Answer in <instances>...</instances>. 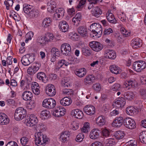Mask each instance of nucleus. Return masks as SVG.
Listing matches in <instances>:
<instances>
[{"label": "nucleus", "instance_id": "obj_9", "mask_svg": "<svg viewBox=\"0 0 146 146\" xmlns=\"http://www.w3.org/2000/svg\"><path fill=\"white\" fill-rule=\"evenodd\" d=\"M40 66V64L36 63L34 65L29 67L27 70V73L31 76L33 75L39 70Z\"/></svg>", "mask_w": 146, "mask_h": 146}, {"label": "nucleus", "instance_id": "obj_64", "mask_svg": "<svg viewBox=\"0 0 146 146\" xmlns=\"http://www.w3.org/2000/svg\"><path fill=\"white\" fill-rule=\"evenodd\" d=\"M99 25L97 23H94L92 24L90 26V30L92 31V29L95 30H98V27H99Z\"/></svg>", "mask_w": 146, "mask_h": 146}, {"label": "nucleus", "instance_id": "obj_11", "mask_svg": "<svg viewBox=\"0 0 146 146\" xmlns=\"http://www.w3.org/2000/svg\"><path fill=\"white\" fill-rule=\"evenodd\" d=\"M83 111L87 115H92L95 113V108L93 106L87 105L84 107Z\"/></svg>", "mask_w": 146, "mask_h": 146}, {"label": "nucleus", "instance_id": "obj_4", "mask_svg": "<svg viewBox=\"0 0 146 146\" xmlns=\"http://www.w3.org/2000/svg\"><path fill=\"white\" fill-rule=\"evenodd\" d=\"M23 10L24 13L27 14L31 18L34 17L36 15V12L32 9L31 5L24 4L23 5Z\"/></svg>", "mask_w": 146, "mask_h": 146}, {"label": "nucleus", "instance_id": "obj_5", "mask_svg": "<svg viewBox=\"0 0 146 146\" xmlns=\"http://www.w3.org/2000/svg\"><path fill=\"white\" fill-rule=\"evenodd\" d=\"M56 102L52 98H46L42 102L43 107L48 109L54 108L56 105Z\"/></svg>", "mask_w": 146, "mask_h": 146}, {"label": "nucleus", "instance_id": "obj_49", "mask_svg": "<svg viewBox=\"0 0 146 146\" xmlns=\"http://www.w3.org/2000/svg\"><path fill=\"white\" fill-rule=\"evenodd\" d=\"M110 134V131L107 129H105L102 131V138H105L109 136Z\"/></svg>", "mask_w": 146, "mask_h": 146}, {"label": "nucleus", "instance_id": "obj_14", "mask_svg": "<svg viewBox=\"0 0 146 146\" xmlns=\"http://www.w3.org/2000/svg\"><path fill=\"white\" fill-rule=\"evenodd\" d=\"M65 109L59 107L56 108L53 112V115L57 117H60L64 115Z\"/></svg>", "mask_w": 146, "mask_h": 146}, {"label": "nucleus", "instance_id": "obj_51", "mask_svg": "<svg viewBox=\"0 0 146 146\" xmlns=\"http://www.w3.org/2000/svg\"><path fill=\"white\" fill-rule=\"evenodd\" d=\"M118 18L122 21H125L126 20L125 15L123 12L118 13L117 14Z\"/></svg>", "mask_w": 146, "mask_h": 146}, {"label": "nucleus", "instance_id": "obj_52", "mask_svg": "<svg viewBox=\"0 0 146 146\" xmlns=\"http://www.w3.org/2000/svg\"><path fill=\"white\" fill-rule=\"evenodd\" d=\"M82 133L79 134L76 137V141L78 142H80L83 140L84 138V134Z\"/></svg>", "mask_w": 146, "mask_h": 146}, {"label": "nucleus", "instance_id": "obj_30", "mask_svg": "<svg viewBox=\"0 0 146 146\" xmlns=\"http://www.w3.org/2000/svg\"><path fill=\"white\" fill-rule=\"evenodd\" d=\"M37 42L41 45L44 46L49 42V40L46 36H42L38 37L37 39Z\"/></svg>", "mask_w": 146, "mask_h": 146}, {"label": "nucleus", "instance_id": "obj_45", "mask_svg": "<svg viewBox=\"0 0 146 146\" xmlns=\"http://www.w3.org/2000/svg\"><path fill=\"white\" fill-rule=\"evenodd\" d=\"M33 33L32 31H30L28 33L25 35V42L27 43L29 40H31L32 38L33 37Z\"/></svg>", "mask_w": 146, "mask_h": 146}, {"label": "nucleus", "instance_id": "obj_7", "mask_svg": "<svg viewBox=\"0 0 146 146\" xmlns=\"http://www.w3.org/2000/svg\"><path fill=\"white\" fill-rule=\"evenodd\" d=\"M38 122V119L34 115H32L26 119L25 123L27 126L31 127L34 126Z\"/></svg>", "mask_w": 146, "mask_h": 146}, {"label": "nucleus", "instance_id": "obj_19", "mask_svg": "<svg viewBox=\"0 0 146 146\" xmlns=\"http://www.w3.org/2000/svg\"><path fill=\"white\" fill-rule=\"evenodd\" d=\"M78 33L82 37L86 38L88 36L87 29L84 27L81 26L78 27Z\"/></svg>", "mask_w": 146, "mask_h": 146}, {"label": "nucleus", "instance_id": "obj_34", "mask_svg": "<svg viewBox=\"0 0 146 146\" xmlns=\"http://www.w3.org/2000/svg\"><path fill=\"white\" fill-rule=\"evenodd\" d=\"M70 135V132L68 131L63 132L60 135V139L63 142H65L67 140V138Z\"/></svg>", "mask_w": 146, "mask_h": 146}, {"label": "nucleus", "instance_id": "obj_8", "mask_svg": "<svg viewBox=\"0 0 146 146\" xmlns=\"http://www.w3.org/2000/svg\"><path fill=\"white\" fill-rule=\"evenodd\" d=\"M62 53L66 56H69L70 54L71 49L70 45L67 43L62 44L61 46Z\"/></svg>", "mask_w": 146, "mask_h": 146}, {"label": "nucleus", "instance_id": "obj_50", "mask_svg": "<svg viewBox=\"0 0 146 146\" xmlns=\"http://www.w3.org/2000/svg\"><path fill=\"white\" fill-rule=\"evenodd\" d=\"M21 142L23 145H25L27 144L29 141V139L26 137H23L21 138L20 139Z\"/></svg>", "mask_w": 146, "mask_h": 146}, {"label": "nucleus", "instance_id": "obj_25", "mask_svg": "<svg viewBox=\"0 0 146 146\" xmlns=\"http://www.w3.org/2000/svg\"><path fill=\"white\" fill-rule=\"evenodd\" d=\"M100 133V130L97 129H93L90 132V137L92 139H96L99 137Z\"/></svg>", "mask_w": 146, "mask_h": 146}, {"label": "nucleus", "instance_id": "obj_22", "mask_svg": "<svg viewBox=\"0 0 146 146\" xmlns=\"http://www.w3.org/2000/svg\"><path fill=\"white\" fill-rule=\"evenodd\" d=\"M33 94L29 91H25L22 94V98L24 100L29 101L31 100L33 98Z\"/></svg>", "mask_w": 146, "mask_h": 146}, {"label": "nucleus", "instance_id": "obj_29", "mask_svg": "<svg viewBox=\"0 0 146 146\" xmlns=\"http://www.w3.org/2000/svg\"><path fill=\"white\" fill-rule=\"evenodd\" d=\"M56 3L54 1L51 0L48 1L47 5V9L49 12L52 13L54 8L56 7Z\"/></svg>", "mask_w": 146, "mask_h": 146}, {"label": "nucleus", "instance_id": "obj_27", "mask_svg": "<svg viewBox=\"0 0 146 146\" xmlns=\"http://www.w3.org/2000/svg\"><path fill=\"white\" fill-rule=\"evenodd\" d=\"M104 55L106 56L107 55L108 58L112 59H115L116 56L115 51L109 49H107L105 50Z\"/></svg>", "mask_w": 146, "mask_h": 146}, {"label": "nucleus", "instance_id": "obj_43", "mask_svg": "<svg viewBox=\"0 0 146 146\" xmlns=\"http://www.w3.org/2000/svg\"><path fill=\"white\" fill-rule=\"evenodd\" d=\"M135 111V109L133 106H129L126 108V112L130 115H132Z\"/></svg>", "mask_w": 146, "mask_h": 146}, {"label": "nucleus", "instance_id": "obj_28", "mask_svg": "<svg viewBox=\"0 0 146 146\" xmlns=\"http://www.w3.org/2000/svg\"><path fill=\"white\" fill-rule=\"evenodd\" d=\"M86 73V70L84 68H82L76 70L75 71L76 75L80 78L84 77Z\"/></svg>", "mask_w": 146, "mask_h": 146}, {"label": "nucleus", "instance_id": "obj_16", "mask_svg": "<svg viewBox=\"0 0 146 146\" xmlns=\"http://www.w3.org/2000/svg\"><path fill=\"white\" fill-rule=\"evenodd\" d=\"M36 77L38 79L44 83H46L48 81V78L45 74L42 72H40L37 73Z\"/></svg>", "mask_w": 146, "mask_h": 146}, {"label": "nucleus", "instance_id": "obj_46", "mask_svg": "<svg viewBox=\"0 0 146 146\" xmlns=\"http://www.w3.org/2000/svg\"><path fill=\"white\" fill-rule=\"evenodd\" d=\"M139 94L141 98L143 99H146V89L141 88L139 90Z\"/></svg>", "mask_w": 146, "mask_h": 146}, {"label": "nucleus", "instance_id": "obj_44", "mask_svg": "<svg viewBox=\"0 0 146 146\" xmlns=\"http://www.w3.org/2000/svg\"><path fill=\"white\" fill-rule=\"evenodd\" d=\"M21 61L22 64L25 66H28L31 64L25 55L24 56L21 58Z\"/></svg>", "mask_w": 146, "mask_h": 146}, {"label": "nucleus", "instance_id": "obj_37", "mask_svg": "<svg viewBox=\"0 0 146 146\" xmlns=\"http://www.w3.org/2000/svg\"><path fill=\"white\" fill-rule=\"evenodd\" d=\"M49 111L47 110H43L41 111L40 115V118L43 120L47 119L50 117Z\"/></svg>", "mask_w": 146, "mask_h": 146}, {"label": "nucleus", "instance_id": "obj_56", "mask_svg": "<svg viewBox=\"0 0 146 146\" xmlns=\"http://www.w3.org/2000/svg\"><path fill=\"white\" fill-rule=\"evenodd\" d=\"M13 3L12 0H8L7 1H5L4 3L6 6V9L7 10L9 9V7L12 6Z\"/></svg>", "mask_w": 146, "mask_h": 146}, {"label": "nucleus", "instance_id": "obj_39", "mask_svg": "<svg viewBox=\"0 0 146 146\" xmlns=\"http://www.w3.org/2000/svg\"><path fill=\"white\" fill-rule=\"evenodd\" d=\"M90 129V123L88 122H85L84 123L83 127L81 129L82 132L87 133Z\"/></svg>", "mask_w": 146, "mask_h": 146}, {"label": "nucleus", "instance_id": "obj_58", "mask_svg": "<svg viewBox=\"0 0 146 146\" xmlns=\"http://www.w3.org/2000/svg\"><path fill=\"white\" fill-rule=\"evenodd\" d=\"M121 86L119 84H115L112 86L111 90L113 91H117L119 90Z\"/></svg>", "mask_w": 146, "mask_h": 146}, {"label": "nucleus", "instance_id": "obj_48", "mask_svg": "<svg viewBox=\"0 0 146 146\" xmlns=\"http://www.w3.org/2000/svg\"><path fill=\"white\" fill-rule=\"evenodd\" d=\"M51 52L52 56L58 57L60 54V52L58 51V49L55 48H53L51 49Z\"/></svg>", "mask_w": 146, "mask_h": 146}, {"label": "nucleus", "instance_id": "obj_6", "mask_svg": "<svg viewBox=\"0 0 146 146\" xmlns=\"http://www.w3.org/2000/svg\"><path fill=\"white\" fill-rule=\"evenodd\" d=\"M123 125L126 128L133 129L136 127L135 121L130 118L126 117L123 119Z\"/></svg>", "mask_w": 146, "mask_h": 146}, {"label": "nucleus", "instance_id": "obj_60", "mask_svg": "<svg viewBox=\"0 0 146 146\" xmlns=\"http://www.w3.org/2000/svg\"><path fill=\"white\" fill-rule=\"evenodd\" d=\"M35 103L33 101H31L27 105V109L32 110L35 107Z\"/></svg>", "mask_w": 146, "mask_h": 146}, {"label": "nucleus", "instance_id": "obj_54", "mask_svg": "<svg viewBox=\"0 0 146 146\" xmlns=\"http://www.w3.org/2000/svg\"><path fill=\"white\" fill-rule=\"evenodd\" d=\"M30 63H32L35 60L34 55L33 54H27L25 55Z\"/></svg>", "mask_w": 146, "mask_h": 146}, {"label": "nucleus", "instance_id": "obj_59", "mask_svg": "<svg viewBox=\"0 0 146 146\" xmlns=\"http://www.w3.org/2000/svg\"><path fill=\"white\" fill-rule=\"evenodd\" d=\"M128 81L129 87H130V88L131 87H135L137 85V82L135 80H128Z\"/></svg>", "mask_w": 146, "mask_h": 146}, {"label": "nucleus", "instance_id": "obj_23", "mask_svg": "<svg viewBox=\"0 0 146 146\" xmlns=\"http://www.w3.org/2000/svg\"><path fill=\"white\" fill-rule=\"evenodd\" d=\"M9 122L7 116L4 113H0V124L2 125L7 124Z\"/></svg>", "mask_w": 146, "mask_h": 146}, {"label": "nucleus", "instance_id": "obj_15", "mask_svg": "<svg viewBox=\"0 0 146 146\" xmlns=\"http://www.w3.org/2000/svg\"><path fill=\"white\" fill-rule=\"evenodd\" d=\"M100 44L95 41L90 42L89 43L90 46L94 51L98 52L100 50Z\"/></svg>", "mask_w": 146, "mask_h": 146}, {"label": "nucleus", "instance_id": "obj_62", "mask_svg": "<svg viewBox=\"0 0 146 146\" xmlns=\"http://www.w3.org/2000/svg\"><path fill=\"white\" fill-rule=\"evenodd\" d=\"M63 92L65 94L70 95L72 94L73 91L72 89L66 88L63 89Z\"/></svg>", "mask_w": 146, "mask_h": 146}, {"label": "nucleus", "instance_id": "obj_42", "mask_svg": "<svg viewBox=\"0 0 146 146\" xmlns=\"http://www.w3.org/2000/svg\"><path fill=\"white\" fill-rule=\"evenodd\" d=\"M140 134L139 136L140 141L142 143H146V131H143Z\"/></svg>", "mask_w": 146, "mask_h": 146}, {"label": "nucleus", "instance_id": "obj_32", "mask_svg": "<svg viewBox=\"0 0 146 146\" xmlns=\"http://www.w3.org/2000/svg\"><path fill=\"white\" fill-rule=\"evenodd\" d=\"M115 143V141L113 138H110L106 140L105 142H102L101 144L103 146H111Z\"/></svg>", "mask_w": 146, "mask_h": 146}, {"label": "nucleus", "instance_id": "obj_36", "mask_svg": "<svg viewBox=\"0 0 146 146\" xmlns=\"http://www.w3.org/2000/svg\"><path fill=\"white\" fill-rule=\"evenodd\" d=\"M81 19V15L80 13H77L72 18V22L74 23L75 25H76L78 24Z\"/></svg>", "mask_w": 146, "mask_h": 146}, {"label": "nucleus", "instance_id": "obj_63", "mask_svg": "<svg viewBox=\"0 0 146 146\" xmlns=\"http://www.w3.org/2000/svg\"><path fill=\"white\" fill-rule=\"evenodd\" d=\"M79 3L77 6L78 8H81L83 7V6L85 4L86 0H78Z\"/></svg>", "mask_w": 146, "mask_h": 146}, {"label": "nucleus", "instance_id": "obj_57", "mask_svg": "<svg viewBox=\"0 0 146 146\" xmlns=\"http://www.w3.org/2000/svg\"><path fill=\"white\" fill-rule=\"evenodd\" d=\"M69 60L71 62L69 63V64H75L78 63L79 62L77 58H75L74 57H70Z\"/></svg>", "mask_w": 146, "mask_h": 146}, {"label": "nucleus", "instance_id": "obj_2", "mask_svg": "<svg viewBox=\"0 0 146 146\" xmlns=\"http://www.w3.org/2000/svg\"><path fill=\"white\" fill-rule=\"evenodd\" d=\"M27 111L22 107H19L17 108L15 113V119L17 121L23 119L26 116Z\"/></svg>", "mask_w": 146, "mask_h": 146}, {"label": "nucleus", "instance_id": "obj_20", "mask_svg": "<svg viewBox=\"0 0 146 146\" xmlns=\"http://www.w3.org/2000/svg\"><path fill=\"white\" fill-rule=\"evenodd\" d=\"M95 78L92 75H89L86 76V78L84 79V83L86 85L88 84L90 85L92 84Z\"/></svg>", "mask_w": 146, "mask_h": 146}, {"label": "nucleus", "instance_id": "obj_12", "mask_svg": "<svg viewBox=\"0 0 146 146\" xmlns=\"http://www.w3.org/2000/svg\"><path fill=\"white\" fill-rule=\"evenodd\" d=\"M131 45L133 48H137L141 46L142 41L138 38H134L131 40Z\"/></svg>", "mask_w": 146, "mask_h": 146}, {"label": "nucleus", "instance_id": "obj_55", "mask_svg": "<svg viewBox=\"0 0 146 146\" xmlns=\"http://www.w3.org/2000/svg\"><path fill=\"white\" fill-rule=\"evenodd\" d=\"M100 9L97 7L94 9V11L92 13L96 17H100Z\"/></svg>", "mask_w": 146, "mask_h": 146}, {"label": "nucleus", "instance_id": "obj_26", "mask_svg": "<svg viewBox=\"0 0 146 146\" xmlns=\"http://www.w3.org/2000/svg\"><path fill=\"white\" fill-rule=\"evenodd\" d=\"M31 88L33 93L36 95H38L40 93L38 84L36 82H34L31 85Z\"/></svg>", "mask_w": 146, "mask_h": 146}, {"label": "nucleus", "instance_id": "obj_21", "mask_svg": "<svg viewBox=\"0 0 146 146\" xmlns=\"http://www.w3.org/2000/svg\"><path fill=\"white\" fill-rule=\"evenodd\" d=\"M114 103L117 108L123 107L125 104V99L123 97L118 98L117 100H115Z\"/></svg>", "mask_w": 146, "mask_h": 146}, {"label": "nucleus", "instance_id": "obj_33", "mask_svg": "<svg viewBox=\"0 0 146 146\" xmlns=\"http://www.w3.org/2000/svg\"><path fill=\"white\" fill-rule=\"evenodd\" d=\"M135 95L132 92L128 91L124 94V97L125 99L128 100H131L134 98Z\"/></svg>", "mask_w": 146, "mask_h": 146}, {"label": "nucleus", "instance_id": "obj_47", "mask_svg": "<svg viewBox=\"0 0 146 146\" xmlns=\"http://www.w3.org/2000/svg\"><path fill=\"white\" fill-rule=\"evenodd\" d=\"M61 84L62 86L65 87H68L70 86V82L66 78H64L62 80Z\"/></svg>", "mask_w": 146, "mask_h": 146}, {"label": "nucleus", "instance_id": "obj_61", "mask_svg": "<svg viewBox=\"0 0 146 146\" xmlns=\"http://www.w3.org/2000/svg\"><path fill=\"white\" fill-rule=\"evenodd\" d=\"M82 51V54L86 56H89L91 54L90 50L88 48H83Z\"/></svg>", "mask_w": 146, "mask_h": 146}, {"label": "nucleus", "instance_id": "obj_31", "mask_svg": "<svg viewBox=\"0 0 146 146\" xmlns=\"http://www.w3.org/2000/svg\"><path fill=\"white\" fill-rule=\"evenodd\" d=\"M71 103V100L68 97H64L60 101V103L62 106H67L70 105Z\"/></svg>", "mask_w": 146, "mask_h": 146}, {"label": "nucleus", "instance_id": "obj_24", "mask_svg": "<svg viewBox=\"0 0 146 146\" xmlns=\"http://www.w3.org/2000/svg\"><path fill=\"white\" fill-rule=\"evenodd\" d=\"M69 64V63L64 59L59 60L58 62L56 64L55 69L58 70L62 66L64 65L66 66H67Z\"/></svg>", "mask_w": 146, "mask_h": 146}, {"label": "nucleus", "instance_id": "obj_38", "mask_svg": "<svg viewBox=\"0 0 146 146\" xmlns=\"http://www.w3.org/2000/svg\"><path fill=\"white\" fill-rule=\"evenodd\" d=\"M51 19L50 18H46L43 21L42 25L44 28L49 27L51 24Z\"/></svg>", "mask_w": 146, "mask_h": 146}, {"label": "nucleus", "instance_id": "obj_53", "mask_svg": "<svg viewBox=\"0 0 146 146\" xmlns=\"http://www.w3.org/2000/svg\"><path fill=\"white\" fill-rule=\"evenodd\" d=\"M69 36L70 38L73 40H77L78 39V35L76 33H70Z\"/></svg>", "mask_w": 146, "mask_h": 146}, {"label": "nucleus", "instance_id": "obj_35", "mask_svg": "<svg viewBox=\"0 0 146 146\" xmlns=\"http://www.w3.org/2000/svg\"><path fill=\"white\" fill-rule=\"evenodd\" d=\"M110 71L113 73L116 74L119 73L120 71V68L117 66L113 65L110 67Z\"/></svg>", "mask_w": 146, "mask_h": 146}, {"label": "nucleus", "instance_id": "obj_1", "mask_svg": "<svg viewBox=\"0 0 146 146\" xmlns=\"http://www.w3.org/2000/svg\"><path fill=\"white\" fill-rule=\"evenodd\" d=\"M35 136V144L38 146H44L45 143L48 141V139L46 135H44L41 132L36 133Z\"/></svg>", "mask_w": 146, "mask_h": 146}, {"label": "nucleus", "instance_id": "obj_13", "mask_svg": "<svg viewBox=\"0 0 146 146\" xmlns=\"http://www.w3.org/2000/svg\"><path fill=\"white\" fill-rule=\"evenodd\" d=\"M58 25L60 30L62 32L65 33L68 31L69 26L66 21H61L59 23Z\"/></svg>", "mask_w": 146, "mask_h": 146}, {"label": "nucleus", "instance_id": "obj_3", "mask_svg": "<svg viewBox=\"0 0 146 146\" xmlns=\"http://www.w3.org/2000/svg\"><path fill=\"white\" fill-rule=\"evenodd\" d=\"M146 67V63L144 61H140L134 62L132 65L133 69L135 71L140 72Z\"/></svg>", "mask_w": 146, "mask_h": 146}, {"label": "nucleus", "instance_id": "obj_41", "mask_svg": "<svg viewBox=\"0 0 146 146\" xmlns=\"http://www.w3.org/2000/svg\"><path fill=\"white\" fill-rule=\"evenodd\" d=\"M92 34H90L91 37L94 38L95 39L97 38L100 37V34H99L100 33V31L98 30H95L94 29H92Z\"/></svg>", "mask_w": 146, "mask_h": 146}, {"label": "nucleus", "instance_id": "obj_18", "mask_svg": "<svg viewBox=\"0 0 146 146\" xmlns=\"http://www.w3.org/2000/svg\"><path fill=\"white\" fill-rule=\"evenodd\" d=\"M72 115L74 116L75 118L80 119L83 117V113L82 111L78 109L73 110L71 112Z\"/></svg>", "mask_w": 146, "mask_h": 146}, {"label": "nucleus", "instance_id": "obj_40", "mask_svg": "<svg viewBox=\"0 0 146 146\" xmlns=\"http://www.w3.org/2000/svg\"><path fill=\"white\" fill-rule=\"evenodd\" d=\"M114 135L116 139H120L123 137L124 134L123 131H118L115 132Z\"/></svg>", "mask_w": 146, "mask_h": 146}, {"label": "nucleus", "instance_id": "obj_10", "mask_svg": "<svg viewBox=\"0 0 146 146\" xmlns=\"http://www.w3.org/2000/svg\"><path fill=\"white\" fill-rule=\"evenodd\" d=\"M46 93L49 96H53L56 94L55 88L52 84H49L47 85L45 88Z\"/></svg>", "mask_w": 146, "mask_h": 146}, {"label": "nucleus", "instance_id": "obj_17", "mask_svg": "<svg viewBox=\"0 0 146 146\" xmlns=\"http://www.w3.org/2000/svg\"><path fill=\"white\" fill-rule=\"evenodd\" d=\"M123 123V117H119L115 118L112 123V125L115 127H119L122 125Z\"/></svg>", "mask_w": 146, "mask_h": 146}]
</instances>
